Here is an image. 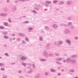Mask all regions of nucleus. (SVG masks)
<instances>
[{
  "mask_svg": "<svg viewBox=\"0 0 78 78\" xmlns=\"http://www.w3.org/2000/svg\"><path fill=\"white\" fill-rule=\"evenodd\" d=\"M76 57H78V55H74L71 56V58H76Z\"/></svg>",
  "mask_w": 78,
  "mask_h": 78,
  "instance_id": "obj_7",
  "label": "nucleus"
},
{
  "mask_svg": "<svg viewBox=\"0 0 78 78\" xmlns=\"http://www.w3.org/2000/svg\"><path fill=\"white\" fill-rule=\"evenodd\" d=\"M33 28L31 27H30L28 28V29L29 30H31V31H32V30H33Z\"/></svg>",
  "mask_w": 78,
  "mask_h": 78,
  "instance_id": "obj_29",
  "label": "nucleus"
},
{
  "mask_svg": "<svg viewBox=\"0 0 78 78\" xmlns=\"http://www.w3.org/2000/svg\"><path fill=\"white\" fill-rule=\"evenodd\" d=\"M22 65L24 67H25L26 66V65H27L26 63H22Z\"/></svg>",
  "mask_w": 78,
  "mask_h": 78,
  "instance_id": "obj_30",
  "label": "nucleus"
},
{
  "mask_svg": "<svg viewBox=\"0 0 78 78\" xmlns=\"http://www.w3.org/2000/svg\"><path fill=\"white\" fill-rule=\"evenodd\" d=\"M45 3H46L47 4H50L51 3V2L50 1H45Z\"/></svg>",
  "mask_w": 78,
  "mask_h": 78,
  "instance_id": "obj_12",
  "label": "nucleus"
},
{
  "mask_svg": "<svg viewBox=\"0 0 78 78\" xmlns=\"http://www.w3.org/2000/svg\"><path fill=\"white\" fill-rule=\"evenodd\" d=\"M31 65H32L31 63H28V65L30 66H31Z\"/></svg>",
  "mask_w": 78,
  "mask_h": 78,
  "instance_id": "obj_52",
  "label": "nucleus"
},
{
  "mask_svg": "<svg viewBox=\"0 0 78 78\" xmlns=\"http://www.w3.org/2000/svg\"><path fill=\"white\" fill-rule=\"evenodd\" d=\"M70 71L72 73H74L75 72V70L73 69H71Z\"/></svg>",
  "mask_w": 78,
  "mask_h": 78,
  "instance_id": "obj_21",
  "label": "nucleus"
},
{
  "mask_svg": "<svg viewBox=\"0 0 78 78\" xmlns=\"http://www.w3.org/2000/svg\"><path fill=\"white\" fill-rule=\"evenodd\" d=\"M70 61H71L70 58H68L67 59L66 62L67 63H69V62H70Z\"/></svg>",
  "mask_w": 78,
  "mask_h": 78,
  "instance_id": "obj_8",
  "label": "nucleus"
},
{
  "mask_svg": "<svg viewBox=\"0 0 78 78\" xmlns=\"http://www.w3.org/2000/svg\"><path fill=\"white\" fill-rule=\"evenodd\" d=\"M59 3L60 4V5H64V2H59Z\"/></svg>",
  "mask_w": 78,
  "mask_h": 78,
  "instance_id": "obj_26",
  "label": "nucleus"
},
{
  "mask_svg": "<svg viewBox=\"0 0 78 78\" xmlns=\"http://www.w3.org/2000/svg\"><path fill=\"white\" fill-rule=\"evenodd\" d=\"M27 70H28L29 71H28V73H30V71L31 70V69L30 67L27 68Z\"/></svg>",
  "mask_w": 78,
  "mask_h": 78,
  "instance_id": "obj_19",
  "label": "nucleus"
},
{
  "mask_svg": "<svg viewBox=\"0 0 78 78\" xmlns=\"http://www.w3.org/2000/svg\"><path fill=\"white\" fill-rule=\"evenodd\" d=\"M12 38H10L9 39V41H12Z\"/></svg>",
  "mask_w": 78,
  "mask_h": 78,
  "instance_id": "obj_53",
  "label": "nucleus"
},
{
  "mask_svg": "<svg viewBox=\"0 0 78 78\" xmlns=\"http://www.w3.org/2000/svg\"><path fill=\"white\" fill-rule=\"evenodd\" d=\"M64 24L62 23L60 24V26L61 27H64Z\"/></svg>",
  "mask_w": 78,
  "mask_h": 78,
  "instance_id": "obj_41",
  "label": "nucleus"
},
{
  "mask_svg": "<svg viewBox=\"0 0 78 78\" xmlns=\"http://www.w3.org/2000/svg\"><path fill=\"white\" fill-rule=\"evenodd\" d=\"M12 65H14V64H16V63H12Z\"/></svg>",
  "mask_w": 78,
  "mask_h": 78,
  "instance_id": "obj_62",
  "label": "nucleus"
},
{
  "mask_svg": "<svg viewBox=\"0 0 78 78\" xmlns=\"http://www.w3.org/2000/svg\"><path fill=\"white\" fill-rule=\"evenodd\" d=\"M55 55L56 56H59V54L58 53L55 54Z\"/></svg>",
  "mask_w": 78,
  "mask_h": 78,
  "instance_id": "obj_42",
  "label": "nucleus"
},
{
  "mask_svg": "<svg viewBox=\"0 0 78 78\" xmlns=\"http://www.w3.org/2000/svg\"><path fill=\"white\" fill-rule=\"evenodd\" d=\"M75 39H76L77 40V39H78V37H75Z\"/></svg>",
  "mask_w": 78,
  "mask_h": 78,
  "instance_id": "obj_63",
  "label": "nucleus"
},
{
  "mask_svg": "<svg viewBox=\"0 0 78 78\" xmlns=\"http://www.w3.org/2000/svg\"><path fill=\"white\" fill-rule=\"evenodd\" d=\"M2 34H5V35L8 34V32H4L2 33Z\"/></svg>",
  "mask_w": 78,
  "mask_h": 78,
  "instance_id": "obj_25",
  "label": "nucleus"
},
{
  "mask_svg": "<svg viewBox=\"0 0 78 78\" xmlns=\"http://www.w3.org/2000/svg\"><path fill=\"white\" fill-rule=\"evenodd\" d=\"M49 56L50 57H54V55L52 54H49Z\"/></svg>",
  "mask_w": 78,
  "mask_h": 78,
  "instance_id": "obj_16",
  "label": "nucleus"
},
{
  "mask_svg": "<svg viewBox=\"0 0 78 78\" xmlns=\"http://www.w3.org/2000/svg\"><path fill=\"white\" fill-rule=\"evenodd\" d=\"M54 44H55V45H57V47H59V45H58V42H57V41H55L54 42Z\"/></svg>",
  "mask_w": 78,
  "mask_h": 78,
  "instance_id": "obj_23",
  "label": "nucleus"
},
{
  "mask_svg": "<svg viewBox=\"0 0 78 78\" xmlns=\"http://www.w3.org/2000/svg\"><path fill=\"white\" fill-rule=\"evenodd\" d=\"M71 29H73L74 28V27L73 26H71Z\"/></svg>",
  "mask_w": 78,
  "mask_h": 78,
  "instance_id": "obj_45",
  "label": "nucleus"
},
{
  "mask_svg": "<svg viewBox=\"0 0 78 78\" xmlns=\"http://www.w3.org/2000/svg\"><path fill=\"white\" fill-rule=\"evenodd\" d=\"M32 66L34 69H35V67H34V66H35V65L34 64H33Z\"/></svg>",
  "mask_w": 78,
  "mask_h": 78,
  "instance_id": "obj_47",
  "label": "nucleus"
},
{
  "mask_svg": "<svg viewBox=\"0 0 78 78\" xmlns=\"http://www.w3.org/2000/svg\"><path fill=\"white\" fill-rule=\"evenodd\" d=\"M68 25H67V24H64V27H68Z\"/></svg>",
  "mask_w": 78,
  "mask_h": 78,
  "instance_id": "obj_56",
  "label": "nucleus"
},
{
  "mask_svg": "<svg viewBox=\"0 0 78 78\" xmlns=\"http://www.w3.org/2000/svg\"><path fill=\"white\" fill-rule=\"evenodd\" d=\"M65 42L66 43L68 44L69 45H71L70 41L69 40L67 39L65 40Z\"/></svg>",
  "mask_w": 78,
  "mask_h": 78,
  "instance_id": "obj_3",
  "label": "nucleus"
},
{
  "mask_svg": "<svg viewBox=\"0 0 78 78\" xmlns=\"http://www.w3.org/2000/svg\"><path fill=\"white\" fill-rule=\"evenodd\" d=\"M4 64L0 63V66H4Z\"/></svg>",
  "mask_w": 78,
  "mask_h": 78,
  "instance_id": "obj_50",
  "label": "nucleus"
},
{
  "mask_svg": "<svg viewBox=\"0 0 78 78\" xmlns=\"http://www.w3.org/2000/svg\"><path fill=\"white\" fill-rule=\"evenodd\" d=\"M55 62L57 64H58V65H61V64H62V63L60 62Z\"/></svg>",
  "mask_w": 78,
  "mask_h": 78,
  "instance_id": "obj_17",
  "label": "nucleus"
},
{
  "mask_svg": "<svg viewBox=\"0 0 78 78\" xmlns=\"http://www.w3.org/2000/svg\"><path fill=\"white\" fill-rule=\"evenodd\" d=\"M34 9H36V10H37V11H39V9L37 7H34Z\"/></svg>",
  "mask_w": 78,
  "mask_h": 78,
  "instance_id": "obj_40",
  "label": "nucleus"
},
{
  "mask_svg": "<svg viewBox=\"0 0 78 78\" xmlns=\"http://www.w3.org/2000/svg\"><path fill=\"white\" fill-rule=\"evenodd\" d=\"M3 37L4 38V39H7L9 38V37H8L6 36H4Z\"/></svg>",
  "mask_w": 78,
  "mask_h": 78,
  "instance_id": "obj_31",
  "label": "nucleus"
},
{
  "mask_svg": "<svg viewBox=\"0 0 78 78\" xmlns=\"http://www.w3.org/2000/svg\"><path fill=\"white\" fill-rule=\"evenodd\" d=\"M8 23L6 22H5L4 23V25H5V27H7L8 26Z\"/></svg>",
  "mask_w": 78,
  "mask_h": 78,
  "instance_id": "obj_20",
  "label": "nucleus"
},
{
  "mask_svg": "<svg viewBox=\"0 0 78 78\" xmlns=\"http://www.w3.org/2000/svg\"><path fill=\"white\" fill-rule=\"evenodd\" d=\"M58 27L56 24H54L53 25V27L54 28H56Z\"/></svg>",
  "mask_w": 78,
  "mask_h": 78,
  "instance_id": "obj_15",
  "label": "nucleus"
},
{
  "mask_svg": "<svg viewBox=\"0 0 78 78\" xmlns=\"http://www.w3.org/2000/svg\"><path fill=\"white\" fill-rule=\"evenodd\" d=\"M70 17L71 19H72V18H73V17H74V16H71Z\"/></svg>",
  "mask_w": 78,
  "mask_h": 78,
  "instance_id": "obj_60",
  "label": "nucleus"
},
{
  "mask_svg": "<svg viewBox=\"0 0 78 78\" xmlns=\"http://www.w3.org/2000/svg\"><path fill=\"white\" fill-rule=\"evenodd\" d=\"M68 25H72V23L71 22L68 23Z\"/></svg>",
  "mask_w": 78,
  "mask_h": 78,
  "instance_id": "obj_49",
  "label": "nucleus"
},
{
  "mask_svg": "<svg viewBox=\"0 0 78 78\" xmlns=\"http://www.w3.org/2000/svg\"><path fill=\"white\" fill-rule=\"evenodd\" d=\"M58 70H59V69H61V68L60 67H58Z\"/></svg>",
  "mask_w": 78,
  "mask_h": 78,
  "instance_id": "obj_61",
  "label": "nucleus"
},
{
  "mask_svg": "<svg viewBox=\"0 0 78 78\" xmlns=\"http://www.w3.org/2000/svg\"><path fill=\"white\" fill-rule=\"evenodd\" d=\"M39 76V74H37L35 76V78H38Z\"/></svg>",
  "mask_w": 78,
  "mask_h": 78,
  "instance_id": "obj_22",
  "label": "nucleus"
},
{
  "mask_svg": "<svg viewBox=\"0 0 78 78\" xmlns=\"http://www.w3.org/2000/svg\"><path fill=\"white\" fill-rule=\"evenodd\" d=\"M25 41H27V42H29V39H28L27 38H25Z\"/></svg>",
  "mask_w": 78,
  "mask_h": 78,
  "instance_id": "obj_37",
  "label": "nucleus"
},
{
  "mask_svg": "<svg viewBox=\"0 0 78 78\" xmlns=\"http://www.w3.org/2000/svg\"><path fill=\"white\" fill-rule=\"evenodd\" d=\"M16 11V7L14 6L12 8V12H15V11Z\"/></svg>",
  "mask_w": 78,
  "mask_h": 78,
  "instance_id": "obj_6",
  "label": "nucleus"
},
{
  "mask_svg": "<svg viewBox=\"0 0 78 78\" xmlns=\"http://www.w3.org/2000/svg\"><path fill=\"white\" fill-rule=\"evenodd\" d=\"M27 58L26 57L23 56L20 59H21L22 60H23V61H25L27 59Z\"/></svg>",
  "mask_w": 78,
  "mask_h": 78,
  "instance_id": "obj_5",
  "label": "nucleus"
},
{
  "mask_svg": "<svg viewBox=\"0 0 78 78\" xmlns=\"http://www.w3.org/2000/svg\"><path fill=\"white\" fill-rule=\"evenodd\" d=\"M29 23V21H27L23 22V23Z\"/></svg>",
  "mask_w": 78,
  "mask_h": 78,
  "instance_id": "obj_32",
  "label": "nucleus"
},
{
  "mask_svg": "<svg viewBox=\"0 0 78 78\" xmlns=\"http://www.w3.org/2000/svg\"><path fill=\"white\" fill-rule=\"evenodd\" d=\"M22 44H26V42L24 40H23Z\"/></svg>",
  "mask_w": 78,
  "mask_h": 78,
  "instance_id": "obj_34",
  "label": "nucleus"
},
{
  "mask_svg": "<svg viewBox=\"0 0 78 78\" xmlns=\"http://www.w3.org/2000/svg\"><path fill=\"white\" fill-rule=\"evenodd\" d=\"M71 3H72V1H68L67 2V5H70Z\"/></svg>",
  "mask_w": 78,
  "mask_h": 78,
  "instance_id": "obj_11",
  "label": "nucleus"
},
{
  "mask_svg": "<svg viewBox=\"0 0 78 78\" xmlns=\"http://www.w3.org/2000/svg\"><path fill=\"white\" fill-rule=\"evenodd\" d=\"M41 61V62H45V61H47V60L46 59H41L40 60Z\"/></svg>",
  "mask_w": 78,
  "mask_h": 78,
  "instance_id": "obj_14",
  "label": "nucleus"
},
{
  "mask_svg": "<svg viewBox=\"0 0 78 78\" xmlns=\"http://www.w3.org/2000/svg\"><path fill=\"white\" fill-rule=\"evenodd\" d=\"M71 62L72 63V64H74L76 63V61L75 60H73L71 61Z\"/></svg>",
  "mask_w": 78,
  "mask_h": 78,
  "instance_id": "obj_13",
  "label": "nucleus"
},
{
  "mask_svg": "<svg viewBox=\"0 0 78 78\" xmlns=\"http://www.w3.org/2000/svg\"><path fill=\"white\" fill-rule=\"evenodd\" d=\"M45 28L47 30H49V28L48 26H45Z\"/></svg>",
  "mask_w": 78,
  "mask_h": 78,
  "instance_id": "obj_36",
  "label": "nucleus"
},
{
  "mask_svg": "<svg viewBox=\"0 0 78 78\" xmlns=\"http://www.w3.org/2000/svg\"><path fill=\"white\" fill-rule=\"evenodd\" d=\"M4 47L5 48V47H7V46L6 44H4Z\"/></svg>",
  "mask_w": 78,
  "mask_h": 78,
  "instance_id": "obj_54",
  "label": "nucleus"
},
{
  "mask_svg": "<svg viewBox=\"0 0 78 78\" xmlns=\"http://www.w3.org/2000/svg\"><path fill=\"white\" fill-rule=\"evenodd\" d=\"M9 22L10 23H11V19H9Z\"/></svg>",
  "mask_w": 78,
  "mask_h": 78,
  "instance_id": "obj_48",
  "label": "nucleus"
},
{
  "mask_svg": "<svg viewBox=\"0 0 78 78\" xmlns=\"http://www.w3.org/2000/svg\"><path fill=\"white\" fill-rule=\"evenodd\" d=\"M67 19L68 20H71V17H69Z\"/></svg>",
  "mask_w": 78,
  "mask_h": 78,
  "instance_id": "obj_38",
  "label": "nucleus"
},
{
  "mask_svg": "<svg viewBox=\"0 0 78 78\" xmlns=\"http://www.w3.org/2000/svg\"><path fill=\"white\" fill-rule=\"evenodd\" d=\"M1 70H3V71H4V70H5V69L2 68H1Z\"/></svg>",
  "mask_w": 78,
  "mask_h": 78,
  "instance_id": "obj_46",
  "label": "nucleus"
},
{
  "mask_svg": "<svg viewBox=\"0 0 78 78\" xmlns=\"http://www.w3.org/2000/svg\"><path fill=\"white\" fill-rule=\"evenodd\" d=\"M58 2V1L57 0H55L53 1V3H54V4H56Z\"/></svg>",
  "mask_w": 78,
  "mask_h": 78,
  "instance_id": "obj_18",
  "label": "nucleus"
},
{
  "mask_svg": "<svg viewBox=\"0 0 78 78\" xmlns=\"http://www.w3.org/2000/svg\"><path fill=\"white\" fill-rule=\"evenodd\" d=\"M3 9L4 11H5V12H6L7 11V9L5 8H3Z\"/></svg>",
  "mask_w": 78,
  "mask_h": 78,
  "instance_id": "obj_35",
  "label": "nucleus"
},
{
  "mask_svg": "<svg viewBox=\"0 0 78 78\" xmlns=\"http://www.w3.org/2000/svg\"><path fill=\"white\" fill-rule=\"evenodd\" d=\"M39 40L40 41H42L43 40V38L42 37H40L39 38Z\"/></svg>",
  "mask_w": 78,
  "mask_h": 78,
  "instance_id": "obj_28",
  "label": "nucleus"
},
{
  "mask_svg": "<svg viewBox=\"0 0 78 78\" xmlns=\"http://www.w3.org/2000/svg\"><path fill=\"white\" fill-rule=\"evenodd\" d=\"M20 38H18L17 39V41L18 42H20Z\"/></svg>",
  "mask_w": 78,
  "mask_h": 78,
  "instance_id": "obj_44",
  "label": "nucleus"
},
{
  "mask_svg": "<svg viewBox=\"0 0 78 78\" xmlns=\"http://www.w3.org/2000/svg\"><path fill=\"white\" fill-rule=\"evenodd\" d=\"M65 34H69L70 33V31L69 30H66L64 31Z\"/></svg>",
  "mask_w": 78,
  "mask_h": 78,
  "instance_id": "obj_2",
  "label": "nucleus"
},
{
  "mask_svg": "<svg viewBox=\"0 0 78 78\" xmlns=\"http://www.w3.org/2000/svg\"><path fill=\"white\" fill-rule=\"evenodd\" d=\"M56 11H59V9H56Z\"/></svg>",
  "mask_w": 78,
  "mask_h": 78,
  "instance_id": "obj_64",
  "label": "nucleus"
},
{
  "mask_svg": "<svg viewBox=\"0 0 78 78\" xmlns=\"http://www.w3.org/2000/svg\"><path fill=\"white\" fill-rule=\"evenodd\" d=\"M45 6H46V7H47V8H48V5L46 4Z\"/></svg>",
  "mask_w": 78,
  "mask_h": 78,
  "instance_id": "obj_55",
  "label": "nucleus"
},
{
  "mask_svg": "<svg viewBox=\"0 0 78 78\" xmlns=\"http://www.w3.org/2000/svg\"><path fill=\"white\" fill-rule=\"evenodd\" d=\"M19 36H25V34H23L20 33L19 34Z\"/></svg>",
  "mask_w": 78,
  "mask_h": 78,
  "instance_id": "obj_9",
  "label": "nucleus"
},
{
  "mask_svg": "<svg viewBox=\"0 0 78 78\" xmlns=\"http://www.w3.org/2000/svg\"><path fill=\"white\" fill-rule=\"evenodd\" d=\"M5 55L6 56H9V54L7 53H5Z\"/></svg>",
  "mask_w": 78,
  "mask_h": 78,
  "instance_id": "obj_39",
  "label": "nucleus"
},
{
  "mask_svg": "<svg viewBox=\"0 0 78 78\" xmlns=\"http://www.w3.org/2000/svg\"><path fill=\"white\" fill-rule=\"evenodd\" d=\"M61 73H59L57 75H58V76H60V75H61Z\"/></svg>",
  "mask_w": 78,
  "mask_h": 78,
  "instance_id": "obj_58",
  "label": "nucleus"
},
{
  "mask_svg": "<svg viewBox=\"0 0 78 78\" xmlns=\"http://www.w3.org/2000/svg\"><path fill=\"white\" fill-rule=\"evenodd\" d=\"M5 28V27L3 26H1L0 27V30H3Z\"/></svg>",
  "mask_w": 78,
  "mask_h": 78,
  "instance_id": "obj_27",
  "label": "nucleus"
},
{
  "mask_svg": "<svg viewBox=\"0 0 78 78\" xmlns=\"http://www.w3.org/2000/svg\"><path fill=\"white\" fill-rule=\"evenodd\" d=\"M43 55L45 58H48V55L47 54V52L45 51L43 52Z\"/></svg>",
  "mask_w": 78,
  "mask_h": 78,
  "instance_id": "obj_1",
  "label": "nucleus"
},
{
  "mask_svg": "<svg viewBox=\"0 0 78 78\" xmlns=\"http://www.w3.org/2000/svg\"><path fill=\"white\" fill-rule=\"evenodd\" d=\"M32 12L35 14L37 13V11H35L34 10H33V11H32Z\"/></svg>",
  "mask_w": 78,
  "mask_h": 78,
  "instance_id": "obj_33",
  "label": "nucleus"
},
{
  "mask_svg": "<svg viewBox=\"0 0 78 78\" xmlns=\"http://www.w3.org/2000/svg\"><path fill=\"white\" fill-rule=\"evenodd\" d=\"M7 16V14L3 13V16Z\"/></svg>",
  "mask_w": 78,
  "mask_h": 78,
  "instance_id": "obj_43",
  "label": "nucleus"
},
{
  "mask_svg": "<svg viewBox=\"0 0 78 78\" xmlns=\"http://www.w3.org/2000/svg\"><path fill=\"white\" fill-rule=\"evenodd\" d=\"M45 75L47 76L48 75V73L47 72L45 73Z\"/></svg>",
  "mask_w": 78,
  "mask_h": 78,
  "instance_id": "obj_57",
  "label": "nucleus"
},
{
  "mask_svg": "<svg viewBox=\"0 0 78 78\" xmlns=\"http://www.w3.org/2000/svg\"><path fill=\"white\" fill-rule=\"evenodd\" d=\"M62 60V58H58L55 59L56 61H61Z\"/></svg>",
  "mask_w": 78,
  "mask_h": 78,
  "instance_id": "obj_4",
  "label": "nucleus"
},
{
  "mask_svg": "<svg viewBox=\"0 0 78 78\" xmlns=\"http://www.w3.org/2000/svg\"><path fill=\"white\" fill-rule=\"evenodd\" d=\"M56 71V70L55 69H51V72H55Z\"/></svg>",
  "mask_w": 78,
  "mask_h": 78,
  "instance_id": "obj_24",
  "label": "nucleus"
},
{
  "mask_svg": "<svg viewBox=\"0 0 78 78\" xmlns=\"http://www.w3.org/2000/svg\"><path fill=\"white\" fill-rule=\"evenodd\" d=\"M19 1H21V2H25V0H19Z\"/></svg>",
  "mask_w": 78,
  "mask_h": 78,
  "instance_id": "obj_59",
  "label": "nucleus"
},
{
  "mask_svg": "<svg viewBox=\"0 0 78 78\" xmlns=\"http://www.w3.org/2000/svg\"><path fill=\"white\" fill-rule=\"evenodd\" d=\"M18 72V73H22V71L20 70H19Z\"/></svg>",
  "mask_w": 78,
  "mask_h": 78,
  "instance_id": "obj_51",
  "label": "nucleus"
},
{
  "mask_svg": "<svg viewBox=\"0 0 78 78\" xmlns=\"http://www.w3.org/2000/svg\"><path fill=\"white\" fill-rule=\"evenodd\" d=\"M63 44V42L62 41H60L58 42V45H61L62 44Z\"/></svg>",
  "mask_w": 78,
  "mask_h": 78,
  "instance_id": "obj_10",
  "label": "nucleus"
}]
</instances>
